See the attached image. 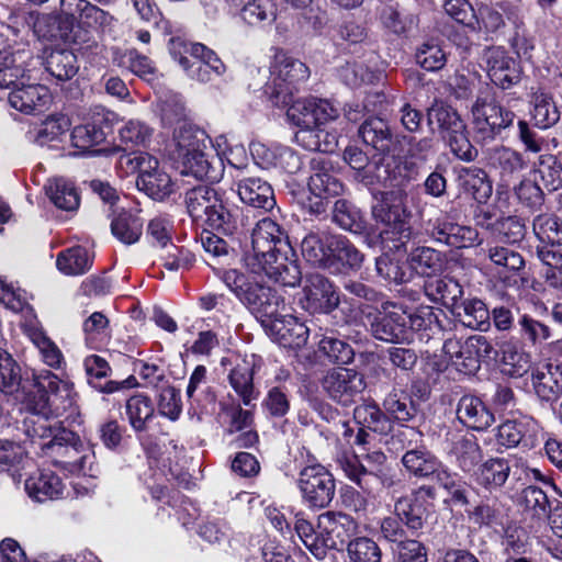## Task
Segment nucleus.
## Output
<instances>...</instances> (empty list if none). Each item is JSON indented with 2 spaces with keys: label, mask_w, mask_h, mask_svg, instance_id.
<instances>
[{
  "label": "nucleus",
  "mask_w": 562,
  "mask_h": 562,
  "mask_svg": "<svg viewBox=\"0 0 562 562\" xmlns=\"http://www.w3.org/2000/svg\"><path fill=\"white\" fill-rule=\"evenodd\" d=\"M181 67L193 80L207 82L225 71V65L217 55L201 43L192 44L191 58H181Z\"/></svg>",
  "instance_id": "nucleus-16"
},
{
  "label": "nucleus",
  "mask_w": 562,
  "mask_h": 562,
  "mask_svg": "<svg viewBox=\"0 0 562 562\" xmlns=\"http://www.w3.org/2000/svg\"><path fill=\"white\" fill-rule=\"evenodd\" d=\"M408 263L419 276L432 277L443 271L447 263L446 255L431 247H417L408 256Z\"/></svg>",
  "instance_id": "nucleus-34"
},
{
  "label": "nucleus",
  "mask_w": 562,
  "mask_h": 562,
  "mask_svg": "<svg viewBox=\"0 0 562 562\" xmlns=\"http://www.w3.org/2000/svg\"><path fill=\"white\" fill-rule=\"evenodd\" d=\"M456 308V314L467 327L482 331L490 327V312L483 301L468 299L458 303Z\"/></svg>",
  "instance_id": "nucleus-44"
},
{
  "label": "nucleus",
  "mask_w": 562,
  "mask_h": 562,
  "mask_svg": "<svg viewBox=\"0 0 562 562\" xmlns=\"http://www.w3.org/2000/svg\"><path fill=\"white\" fill-rule=\"evenodd\" d=\"M531 103V115L537 127L547 130L559 122L560 111L553 97L549 92L543 90L536 91L532 95Z\"/></svg>",
  "instance_id": "nucleus-40"
},
{
  "label": "nucleus",
  "mask_w": 562,
  "mask_h": 562,
  "mask_svg": "<svg viewBox=\"0 0 562 562\" xmlns=\"http://www.w3.org/2000/svg\"><path fill=\"white\" fill-rule=\"evenodd\" d=\"M310 77L308 67L301 60L279 53L271 66L269 81L265 93L276 106H288L292 102L294 91Z\"/></svg>",
  "instance_id": "nucleus-6"
},
{
  "label": "nucleus",
  "mask_w": 562,
  "mask_h": 562,
  "mask_svg": "<svg viewBox=\"0 0 562 562\" xmlns=\"http://www.w3.org/2000/svg\"><path fill=\"white\" fill-rule=\"evenodd\" d=\"M136 184L153 200L164 201L175 192L176 184L171 177L158 168L155 172L146 176L145 179H137Z\"/></svg>",
  "instance_id": "nucleus-53"
},
{
  "label": "nucleus",
  "mask_w": 562,
  "mask_h": 562,
  "mask_svg": "<svg viewBox=\"0 0 562 562\" xmlns=\"http://www.w3.org/2000/svg\"><path fill=\"white\" fill-rule=\"evenodd\" d=\"M457 417L461 424L474 430H484L494 423V415L474 395H463L459 400Z\"/></svg>",
  "instance_id": "nucleus-28"
},
{
  "label": "nucleus",
  "mask_w": 562,
  "mask_h": 562,
  "mask_svg": "<svg viewBox=\"0 0 562 562\" xmlns=\"http://www.w3.org/2000/svg\"><path fill=\"white\" fill-rule=\"evenodd\" d=\"M440 460L425 449H412L404 453L402 463L409 474L428 479L438 468Z\"/></svg>",
  "instance_id": "nucleus-46"
},
{
  "label": "nucleus",
  "mask_w": 562,
  "mask_h": 562,
  "mask_svg": "<svg viewBox=\"0 0 562 562\" xmlns=\"http://www.w3.org/2000/svg\"><path fill=\"white\" fill-rule=\"evenodd\" d=\"M460 186L469 192L477 203H486L493 192V187L486 172L476 167L462 168L459 171Z\"/></svg>",
  "instance_id": "nucleus-37"
},
{
  "label": "nucleus",
  "mask_w": 562,
  "mask_h": 562,
  "mask_svg": "<svg viewBox=\"0 0 562 562\" xmlns=\"http://www.w3.org/2000/svg\"><path fill=\"white\" fill-rule=\"evenodd\" d=\"M237 193L243 203L255 209L271 211L276 199L271 186L256 177L243 178L237 182Z\"/></svg>",
  "instance_id": "nucleus-26"
},
{
  "label": "nucleus",
  "mask_w": 562,
  "mask_h": 562,
  "mask_svg": "<svg viewBox=\"0 0 562 562\" xmlns=\"http://www.w3.org/2000/svg\"><path fill=\"white\" fill-rule=\"evenodd\" d=\"M71 122L65 114L49 115L41 125L27 132V139L38 146L56 147L69 131Z\"/></svg>",
  "instance_id": "nucleus-27"
},
{
  "label": "nucleus",
  "mask_w": 562,
  "mask_h": 562,
  "mask_svg": "<svg viewBox=\"0 0 562 562\" xmlns=\"http://www.w3.org/2000/svg\"><path fill=\"white\" fill-rule=\"evenodd\" d=\"M375 268L380 277L396 284L407 282L412 277L406 265L387 252L376 258Z\"/></svg>",
  "instance_id": "nucleus-60"
},
{
  "label": "nucleus",
  "mask_w": 562,
  "mask_h": 562,
  "mask_svg": "<svg viewBox=\"0 0 562 562\" xmlns=\"http://www.w3.org/2000/svg\"><path fill=\"white\" fill-rule=\"evenodd\" d=\"M56 265L64 274L79 276L91 268L92 257L85 247L76 246L58 254Z\"/></svg>",
  "instance_id": "nucleus-45"
},
{
  "label": "nucleus",
  "mask_w": 562,
  "mask_h": 562,
  "mask_svg": "<svg viewBox=\"0 0 562 562\" xmlns=\"http://www.w3.org/2000/svg\"><path fill=\"white\" fill-rule=\"evenodd\" d=\"M18 63L22 64L25 76L8 87L12 88L8 101L12 108L26 114L42 112L50 102V92L42 85H26L25 81L32 79L31 71L23 66L24 61L18 59Z\"/></svg>",
  "instance_id": "nucleus-10"
},
{
  "label": "nucleus",
  "mask_w": 562,
  "mask_h": 562,
  "mask_svg": "<svg viewBox=\"0 0 562 562\" xmlns=\"http://www.w3.org/2000/svg\"><path fill=\"white\" fill-rule=\"evenodd\" d=\"M536 173L539 176L541 187L549 192H554L562 188V164L555 156L550 154L541 155Z\"/></svg>",
  "instance_id": "nucleus-57"
},
{
  "label": "nucleus",
  "mask_w": 562,
  "mask_h": 562,
  "mask_svg": "<svg viewBox=\"0 0 562 562\" xmlns=\"http://www.w3.org/2000/svg\"><path fill=\"white\" fill-rule=\"evenodd\" d=\"M153 128L139 120H130L119 128V139L125 149L147 146L153 136Z\"/></svg>",
  "instance_id": "nucleus-55"
},
{
  "label": "nucleus",
  "mask_w": 562,
  "mask_h": 562,
  "mask_svg": "<svg viewBox=\"0 0 562 562\" xmlns=\"http://www.w3.org/2000/svg\"><path fill=\"white\" fill-rule=\"evenodd\" d=\"M297 486L304 503L311 508L327 507L335 495V480L319 463L301 470Z\"/></svg>",
  "instance_id": "nucleus-8"
},
{
  "label": "nucleus",
  "mask_w": 562,
  "mask_h": 562,
  "mask_svg": "<svg viewBox=\"0 0 562 562\" xmlns=\"http://www.w3.org/2000/svg\"><path fill=\"white\" fill-rule=\"evenodd\" d=\"M536 394L543 401H554L562 394V369L546 364L531 374Z\"/></svg>",
  "instance_id": "nucleus-30"
},
{
  "label": "nucleus",
  "mask_w": 562,
  "mask_h": 562,
  "mask_svg": "<svg viewBox=\"0 0 562 562\" xmlns=\"http://www.w3.org/2000/svg\"><path fill=\"white\" fill-rule=\"evenodd\" d=\"M318 530L325 535L333 549L345 544L347 539L356 535L358 522L349 515L337 512H326L318 516Z\"/></svg>",
  "instance_id": "nucleus-23"
},
{
  "label": "nucleus",
  "mask_w": 562,
  "mask_h": 562,
  "mask_svg": "<svg viewBox=\"0 0 562 562\" xmlns=\"http://www.w3.org/2000/svg\"><path fill=\"white\" fill-rule=\"evenodd\" d=\"M339 294L334 284L319 273L306 277L300 303L310 313L328 314L339 305Z\"/></svg>",
  "instance_id": "nucleus-12"
},
{
  "label": "nucleus",
  "mask_w": 562,
  "mask_h": 562,
  "mask_svg": "<svg viewBox=\"0 0 562 562\" xmlns=\"http://www.w3.org/2000/svg\"><path fill=\"white\" fill-rule=\"evenodd\" d=\"M424 291L430 301L441 303L446 307L451 308L458 306V303L463 295L461 284L453 278L449 277L426 281Z\"/></svg>",
  "instance_id": "nucleus-32"
},
{
  "label": "nucleus",
  "mask_w": 562,
  "mask_h": 562,
  "mask_svg": "<svg viewBox=\"0 0 562 562\" xmlns=\"http://www.w3.org/2000/svg\"><path fill=\"white\" fill-rule=\"evenodd\" d=\"M86 342L93 349L103 346L109 336V321L100 312L92 313L83 323Z\"/></svg>",
  "instance_id": "nucleus-63"
},
{
  "label": "nucleus",
  "mask_w": 562,
  "mask_h": 562,
  "mask_svg": "<svg viewBox=\"0 0 562 562\" xmlns=\"http://www.w3.org/2000/svg\"><path fill=\"white\" fill-rule=\"evenodd\" d=\"M40 395L29 400L27 407L34 417L29 419L26 434L44 456L53 458L55 463L70 467L71 471L93 477L98 473L94 465L95 456L88 450L79 456L82 443L71 430L49 422V417H60L77 413V393L74 383L59 379L50 371H43L33 376Z\"/></svg>",
  "instance_id": "nucleus-1"
},
{
  "label": "nucleus",
  "mask_w": 562,
  "mask_h": 562,
  "mask_svg": "<svg viewBox=\"0 0 562 562\" xmlns=\"http://www.w3.org/2000/svg\"><path fill=\"white\" fill-rule=\"evenodd\" d=\"M347 555L350 562H381L382 550L372 538L359 536L348 542Z\"/></svg>",
  "instance_id": "nucleus-56"
},
{
  "label": "nucleus",
  "mask_w": 562,
  "mask_h": 562,
  "mask_svg": "<svg viewBox=\"0 0 562 562\" xmlns=\"http://www.w3.org/2000/svg\"><path fill=\"white\" fill-rule=\"evenodd\" d=\"M252 380V363L245 359L237 362L229 373V383L245 405L257 397Z\"/></svg>",
  "instance_id": "nucleus-49"
},
{
  "label": "nucleus",
  "mask_w": 562,
  "mask_h": 562,
  "mask_svg": "<svg viewBox=\"0 0 562 562\" xmlns=\"http://www.w3.org/2000/svg\"><path fill=\"white\" fill-rule=\"evenodd\" d=\"M125 413L131 427L139 432L147 429V423L153 419L155 408L148 396L137 394L126 401Z\"/></svg>",
  "instance_id": "nucleus-48"
},
{
  "label": "nucleus",
  "mask_w": 562,
  "mask_h": 562,
  "mask_svg": "<svg viewBox=\"0 0 562 562\" xmlns=\"http://www.w3.org/2000/svg\"><path fill=\"white\" fill-rule=\"evenodd\" d=\"M450 454L454 458L458 467L464 472L473 470L482 460V450L473 435L454 436Z\"/></svg>",
  "instance_id": "nucleus-36"
},
{
  "label": "nucleus",
  "mask_w": 562,
  "mask_h": 562,
  "mask_svg": "<svg viewBox=\"0 0 562 562\" xmlns=\"http://www.w3.org/2000/svg\"><path fill=\"white\" fill-rule=\"evenodd\" d=\"M391 190L380 193L372 206L374 220L385 226L380 232L382 244L390 250H400L411 238V227L407 218L406 191L404 188L390 187Z\"/></svg>",
  "instance_id": "nucleus-5"
},
{
  "label": "nucleus",
  "mask_w": 562,
  "mask_h": 562,
  "mask_svg": "<svg viewBox=\"0 0 562 562\" xmlns=\"http://www.w3.org/2000/svg\"><path fill=\"white\" fill-rule=\"evenodd\" d=\"M335 238L327 232H310L301 243V250L303 257L314 266L327 268L333 267V263L328 261L329 239Z\"/></svg>",
  "instance_id": "nucleus-33"
},
{
  "label": "nucleus",
  "mask_w": 562,
  "mask_h": 562,
  "mask_svg": "<svg viewBox=\"0 0 562 562\" xmlns=\"http://www.w3.org/2000/svg\"><path fill=\"white\" fill-rule=\"evenodd\" d=\"M313 173L308 179V192L326 198L337 196L344 192V184L333 172L330 161L325 157L311 160Z\"/></svg>",
  "instance_id": "nucleus-24"
},
{
  "label": "nucleus",
  "mask_w": 562,
  "mask_h": 562,
  "mask_svg": "<svg viewBox=\"0 0 562 562\" xmlns=\"http://www.w3.org/2000/svg\"><path fill=\"white\" fill-rule=\"evenodd\" d=\"M518 326L520 337L532 346L542 345L552 337L551 328L529 314L519 317Z\"/></svg>",
  "instance_id": "nucleus-62"
},
{
  "label": "nucleus",
  "mask_w": 562,
  "mask_h": 562,
  "mask_svg": "<svg viewBox=\"0 0 562 562\" xmlns=\"http://www.w3.org/2000/svg\"><path fill=\"white\" fill-rule=\"evenodd\" d=\"M24 490L32 499L42 503L60 497L65 485L54 472L37 470L27 476Z\"/></svg>",
  "instance_id": "nucleus-25"
},
{
  "label": "nucleus",
  "mask_w": 562,
  "mask_h": 562,
  "mask_svg": "<svg viewBox=\"0 0 562 562\" xmlns=\"http://www.w3.org/2000/svg\"><path fill=\"white\" fill-rule=\"evenodd\" d=\"M288 106L289 121L299 127L325 126L339 115V109L328 100L314 97L297 99Z\"/></svg>",
  "instance_id": "nucleus-9"
},
{
  "label": "nucleus",
  "mask_w": 562,
  "mask_h": 562,
  "mask_svg": "<svg viewBox=\"0 0 562 562\" xmlns=\"http://www.w3.org/2000/svg\"><path fill=\"white\" fill-rule=\"evenodd\" d=\"M220 279L260 321L266 333L284 348L305 346L308 328L292 315H282L284 299L277 290L236 269L224 270Z\"/></svg>",
  "instance_id": "nucleus-2"
},
{
  "label": "nucleus",
  "mask_w": 562,
  "mask_h": 562,
  "mask_svg": "<svg viewBox=\"0 0 562 562\" xmlns=\"http://www.w3.org/2000/svg\"><path fill=\"white\" fill-rule=\"evenodd\" d=\"M519 504L526 515L538 520H542L551 512L548 495L533 485H529L521 491Z\"/></svg>",
  "instance_id": "nucleus-54"
},
{
  "label": "nucleus",
  "mask_w": 562,
  "mask_h": 562,
  "mask_svg": "<svg viewBox=\"0 0 562 562\" xmlns=\"http://www.w3.org/2000/svg\"><path fill=\"white\" fill-rule=\"evenodd\" d=\"M292 247L285 231L270 217L257 222L251 232V247L244 255L247 270L265 274L269 280L283 286H296L302 273L295 260L289 258Z\"/></svg>",
  "instance_id": "nucleus-3"
},
{
  "label": "nucleus",
  "mask_w": 562,
  "mask_h": 562,
  "mask_svg": "<svg viewBox=\"0 0 562 562\" xmlns=\"http://www.w3.org/2000/svg\"><path fill=\"white\" fill-rule=\"evenodd\" d=\"M359 136L364 144L372 146L381 153L390 150L392 135L386 122L380 117L366 120L359 127Z\"/></svg>",
  "instance_id": "nucleus-42"
},
{
  "label": "nucleus",
  "mask_w": 562,
  "mask_h": 562,
  "mask_svg": "<svg viewBox=\"0 0 562 562\" xmlns=\"http://www.w3.org/2000/svg\"><path fill=\"white\" fill-rule=\"evenodd\" d=\"M120 168L126 173H137V179H145L146 176L155 172L159 166L158 159L145 151H137L131 155L122 156Z\"/></svg>",
  "instance_id": "nucleus-59"
},
{
  "label": "nucleus",
  "mask_w": 562,
  "mask_h": 562,
  "mask_svg": "<svg viewBox=\"0 0 562 562\" xmlns=\"http://www.w3.org/2000/svg\"><path fill=\"white\" fill-rule=\"evenodd\" d=\"M471 112L476 131L487 136L508 127L515 119L514 112L504 109L488 97H477Z\"/></svg>",
  "instance_id": "nucleus-13"
},
{
  "label": "nucleus",
  "mask_w": 562,
  "mask_h": 562,
  "mask_svg": "<svg viewBox=\"0 0 562 562\" xmlns=\"http://www.w3.org/2000/svg\"><path fill=\"white\" fill-rule=\"evenodd\" d=\"M322 386L333 401L348 406L366 389V382L353 369L336 368L324 375Z\"/></svg>",
  "instance_id": "nucleus-11"
},
{
  "label": "nucleus",
  "mask_w": 562,
  "mask_h": 562,
  "mask_svg": "<svg viewBox=\"0 0 562 562\" xmlns=\"http://www.w3.org/2000/svg\"><path fill=\"white\" fill-rule=\"evenodd\" d=\"M111 231L121 243L135 244L142 236L143 220L138 214L122 212L112 221Z\"/></svg>",
  "instance_id": "nucleus-50"
},
{
  "label": "nucleus",
  "mask_w": 562,
  "mask_h": 562,
  "mask_svg": "<svg viewBox=\"0 0 562 562\" xmlns=\"http://www.w3.org/2000/svg\"><path fill=\"white\" fill-rule=\"evenodd\" d=\"M218 192L207 186H199L189 190L186 194V205L189 215L198 225H203L218 199Z\"/></svg>",
  "instance_id": "nucleus-31"
},
{
  "label": "nucleus",
  "mask_w": 562,
  "mask_h": 562,
  "mask_svg": "<svg viewBox=\"0 0 562 562\" xmlns=\"http://www.w3.org/2000/svg\"><path fill=\"white\" fill-rule=\"evenodd\" d=\"M538 240L536 255L541 260L542 252H562V222L553 214H540L532 222Z\"/></svg>",
  "instance_id": "nucleus-22"
},
{
  "label": "nucleus",
  "mask_w": 562,
  "mask_h": 562,
  "mask_svg": "<svg viewBox=\"0 0 562 562\" xmlns=\"http://www.w3.org/2000/svg\"><path fill=\"white\" fill-rule=\"evenodd\" d=\"M502 372L509 378L524 376L531 367V357L528 352L513 344H506L502 348Z\"/></svg>",
  "instance_id": "nucleus-47"
},
{
  "label": "nucleus",
  "mask_w": 562,
  "mask_h": 562,
  "mask_svg": "<svg viewBox=\"0 0 562 562\" xmlns=\"http://www.w3.org/2000/svg\"><path fill=\"white\" fill-rule=\"evenodd\" d=\"M202 227H209L225 235H233L238 228L237 211L228 209L220 195Z\"/></svg>",
  "instance_id": "nucleus-52"
},
{
  "label": "nucleus",
  "mask_w": 562,
  "mask_h": 562,
  "mask_svg": "<svg viewBox=\"0 0 562 562\" xmlns=\"http://www.w3.org/2000/svg\"><path fill=\"white\" fill-rule=\"evenodd\" d=\"M333 218L346 231L358 233L363 227L360 210L345 199L335 202Z\"/></svg>",
  "instance_id": "nucleus-64"
},
{
  "label": "nucleus",
  "mask_w": 562,
  "mask_h": 562,
  "mask_svg": "<svg viewBox=\"0 0 562 562\" xmlns=\"http://www.w3.org/2000/svg\"><path fill=\"white\" fill-rule=\"evenodd\" d=\"M510 473L508 460L492 458L485 461L475 472L477 484L492 490L505 484Z\"/></svg>",
  "instance_id": "nucleus-41"
},
{
  "label": "nucleus",
  "mask_w": 562,
  "mask_h": 562,
  "mask_svg": "<svg viewBox=\"0 0 562 562\" xmlns=\"http://www.w3.org/2000/svg\"><path fill=\"white\" fill-rule=\"evenodd\" d=\"M429 225L430 236L448 246L468 248L481 243L475 228L454 223L448 214H441L431 220Z\"/></svg>",
  "instance_id": "nucleus-15"
},
{
  "label": "nucleus",
  "mask_w": 562,
  "mask_h": 562,
  "mask_svg": "<svg viewBox=\"0 0 562 562\" xmlns=\"http://www.w3.org/2000/svg\"><path fill=\"white\" fill-rule=\"evenodd\" d=\"M70 139L74 147L88 151L105 140V133L94 123H85L72 128Z\"/></svg>",
  "instance_id": "nucleus-61"
},
{
  "label": "nucleus",
  "mask_w": 562,
  "mask_h": 562,
  "mask_svg": "<svg viewBox=\"0 0 562 562\" xmlns=\"http://www.w3.org/2000/svg\"><path fill=\"white\" fill-rule=\"evenodd\" d=\"M384 315L371 323L372 335L387 342H408L405 308L391 302L382 303Z\"/></svg>",
  "instance_id": "nucleus-18"
},
{
  "label": "nucleus",
  "mask_w": 562,
  "mask_h": 562,
  "mask_svg": "<svg viewBox=\"0 0 562 562\" xmlns=\"http://www.w3.org/2000/svg\"><path fill=\"white\" fill-rule=\"evenodd\" d=\"M45 69L57 81H67L72 79L78 70V59L70 49L55 48L49 52L45 58Z\"/></svg>",
  "instance_id": "nucleus-35"
},
{
  "label": "nucleus",
  "mask_w": 562,
  "mask_h": 562,
  "mask_svg": "<svg viewBox=\"0 0 562 562\" xmlns=\"http://www.w3.org/2000/svg\"><path fill=\"white\" fill-rule=\"evenodd\" d=\"M383 408L390 420L407 423L416 416V407L408 395L402 389L393 387L383 400Z\"/></svg>",
  "instance_id": "nucleus-39"
},
{
  "label": "nucleus",
  "mask_w": 562,
  "mask_h": 562,
  "mask_svg": "<svg viewBox=\"0 0 562 562\" xmlns=\"http://www.w3.org/2000/svg\"><path fill=\"white\" fill-rule=\"evenodd\" d=\"M442 351L457 371L472 374L480 369L482 359L490 358L493 346L481 335L470 336L465 340L451 337L445 340Z\"/></svg>",
  "instance_id": "nucleus-7"
},
{
  "label": "nucleus",
  "mask_w": 562,
  "mask_h": 562,
  "mask_svg": "<svg viewBox=\"0 0 562 562\" xmlns=\"http://www.w3.org/2000/svg\"><path fill=\"white\" fill-rule=\"evenodd\" d=\"M490 162L499 171L503 178L512 177L527 167V164L520 153L505 146L492 149L490 154Z\"/></svg>",
  "instance_id": "nucleus-51"
},
{
  "label": "nucleus",
  "mask_w": 562,
  "mask_h": 562,
  "mask_svg": "<svg viewBox=\"0 0 562 562\" xmlns=\"http://www.w3.org/2000/svg\"><path fill=\"white\" fill-rule=\"evenodd\" d=\"M482 60L486 65L490 79L498 87L508 89L520 79V68L514 58L502 47H488L484 50Z\"/></svg>",
  "instance_id": "nucleus-19"
},
{
  "label": "nucleus",
  "mask_w": 562,
  "mask_h": 562,
  "mask_svg": "<svg viewBox=\"0 0 562 562\" xmlns=\"http://www.w3.org/2000/svg\"><path fill=\"white\" fill-rule=\"evenodd\" d=\"M45 189L46 194L58 209L68 212L78 209L80 199L71 181L64 178H56L49 180Z\"/></svg>",
  "instance_id": "nucleus-43"
},
{
  "label": "nucleus",
  "mask_w": 562,
  "mask_h": 562,
  "mask_svg": "<svg viewBox=\"0 0 562 562\" xmlns=\"http://www.w3.org/2000/svg\"><path fill=\"white\" fill-rule=\"evenodd\" d=\"M21 369L12 356L0 348V390L13 395L20 391Z\"/></svg>",
  "instance_id": "nucleus-58"
},
{
  "label": "nucleus",
  "mask_w": 562,
  "mask_h": 562,
  "mask_svg": "<svg viewBox=\"0 0 562 562\" xmlns=\"http://www.w3.org/2000/svg\"><path fill=\"white\" fill-rule=\"evenodd\" d=\"M329 250L328 261L333 267L326 269L335 273L342 272L345 269H359L363 261V255L342 235H335V238L329 239Z\"/></svg>",
  "instance_id": "nucleus-29"
},
{
  "label": "nucleus",
  "mask_w": 562,
  "mask_h": 562,
  "mask_svg": "<svg viewBox=\"0 0 562 562\" xmlns=\"http://www.w3.org/2000/svg\"><path fill=\"white\" fill-rule=\"evenodd\" d=\"M435 498V488L423 485L409 495L400 497L394 505V513L407 528L417 530L424 525L429 501Z\"/></svg>",
  "instance_id": "nucleus-17"
},
{
  "label": "nucleus",
  "mask_w": 562,
  "mask_h": 562,
  "mask_svg": "<svg viewBox=\"0 0 562 562\" xmlns=\"http://www.w3.org/2000/svg\"><path fill=\"white\" fill-rule=\"evenodd\" d=\"M408 154L404 159L387 157L375 166V180L383 187L404 188L406 183L415 179L418 173V167Z\"/></svg>",
  "instance_id": "nucleus-21"
},
{
  "label": "nucleus",
  "mask_w": 562,
  "mask_h": 562,
  "mask_svg": "<svg viewBox=\"0 0 562 562\" xmlns=\"http://www.w3.org/2000/svg\"><path fill=\"white\" fill-rule=\"evenodd\" d=\"M427 120L430 126H437L442 138L465 128V124L458 112L443 102L436 101L428 109Z\"/></svg>",
  "instance_id": "nucleus-38"
},
{
  "label": "nucleus",
  "mask_w": 562,
  "mask_h": 562,
  "mask_svg": "<svg viewBox=\"0 0 562 562\" xmlns=\"http://www.w3.org/2000/svg\"><path fill=\"white\" fill-rule=\"evenodd\" d=\"M207 142L211 139L206 133L190 121H183L175 128L169 157L178 168H181L182 175L201 180L216 178L212 164L204 153Z\"/></svg>",
  "instance_id": "nucleus-4"
},
{
  "label": "nucleus",
  "mask_w": 562,
  "mask_h": 562,
  "mask_svg": "<svg viewBox=\"0 0 562 562\" xmlns=\"http://www.w3.org/2000/svg\"><path fill=\"white\" fill-rule=\"evenodd\" d=\"M355 422L360 426L356 436L358 446L370 445L371 437L366 430L376 434H387L392 429V423L385 412L374 402H364L353 409Z\"/></svg>",
  "instance_id": "nucleus-20"
},
{
  "label": "nucleus",
  "mask_w": 562,
  "mask_h": 562,
  "mask_svg": "<svg viewBox=\"0 0 562 562\" xmlns=\"http://www.w3.org/2000/svg\"><path fill=\"white\" fill-rule=\"evenodd\" d=\"M540 430L538 422L528 415L507 419L496 428L497 445L510 449L516 447L531 448L535 446Z\"/></svg>",
  "instance_id": "nucleus-14"
}]
</instances>
